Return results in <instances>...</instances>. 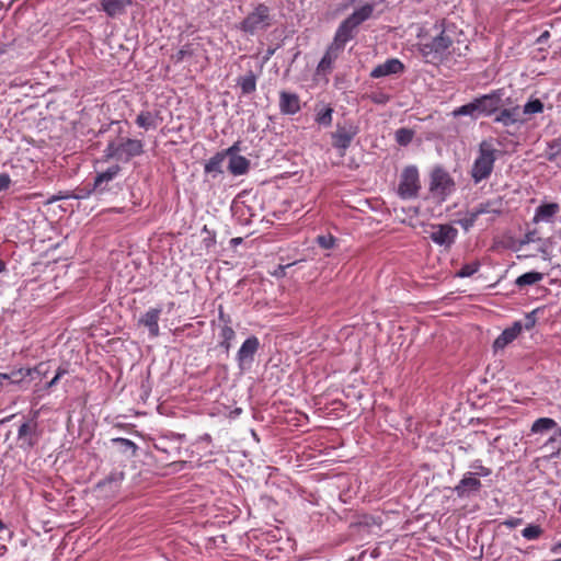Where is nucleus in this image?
Instances as JSON below:
<instances>
[{
  "mask_svg": "<svg viewBox=\"0 0 561 561\" xmlns=\"http://www.w3.org/2000/svg\"><path fill=\"white\" fill-rule=\"evenodd\" d=\"M66 373V369L59 367L54 378L46 383L45 389H50L51 387H54Z\"/></svg>",
  "mask_w": 561,
  "mask_h": 561,
  "instance_id": "43",
  "label": "nucleus"
},
{
  "mask_svg": "<svg viewBox=\"0 0 561 561\" xmlns=\"http://www.w3.org/2000/svg\"><path fill=\"white\" fill-rule=\"evenodd\" d=\"M202 439H204V440H209V439H210V436H209L208 434H205V435L202 437Z\"/></svg>",
  "mask_w": 561,
  "mask_h": 561,
  "instance_id": "54",
  "label": "nucleus"
},
{
  "mask_svg": "<svg viewBox=\"0 0 561 561\" xmlns=\"http://www.w3.org/2000/svg\"><path fill=\"white\" fill-rule=\"evenodd\" d=\"M116 442H119L121 444L125 445L126 447L128 448H131L133 450L136 449V445L135 443H133L131 440L127 439V438H117L115 439Z\"/></svg>",
  "mask_w": 561,
  "mask_h": 561,
  "instance_id": "47",
  "label": "nucleus"
},
{
  "mask_svg": "<svg viewBox=\"0 0 561 561\" xmlns=\"http://www.w3.org/2000/svg\"><path fill=\"white\" fill-rule=\"evenodd\" d=\"M560 211V206L557 203L542 204L536 208L534 221L535 222H551L553 217Z\"/></svg>",
  "mask_w": 561,
  "mask_h": 561,
  "instance_id": "20",
  "label": "nucleus"
},
{
  "mask_svg": "<svg viewBox=\"0 0 561 561\" xmlns=\"http://www.w3.org/2000/svg\"><path fill=\"white\" fill-rule=\"evenodd\" d=\"M495 123L502 124L505 127L515 125H523L526 119L522 116V110L519 106H512L503 108L494 118Z\"/></svg>",
  "mask_w": 561,
  "mask_h": 561,
  "instance_id": "12",
  "label": "nucleus"
},
{
  "mask_svg": "<svg viewBox=\"0 0 561 561\" xmlns=\"http://www.w3.org/2000/svg\"><path fill=\"white\" fill-rule=\"evenodd\" d=\"M356 134L357 129L353 126H339L335 133L332 134L333 146L340 150H346L351 146Z\"/></svg>",
  "mask_w": 561,
  "mask_h": 561,
  "instance_id": "15",
  "label": "nucleus"
},
{
  "mask_svg": "<svg viewBox=\"0 0 561 561\" xmlns=\"http://www.w3.org/2000/svg\"><path fill=\"white\" fill-rule=\"evenodd\" d=\"M317 241H318L319 245L322 247L323 249H331L335 244V239L331 234L319 236L317 238Z\"/></svg>",
  "mask_w": 561,
  "mask_h": 561,
  "instance_id": "40",
  "label": "nucleus"
},
{
  "mask_svg": "<svg viewBox=\"0 0 561 561\" xmlns=\"http://www.w3.org/2000/svg\"><path fill=\"white\" fill-rule=\"evenodd\" d=\"M161 314L160 308H151L149 309L140 319V323L144 324L148 331L150 336L157 337L159 335V318Z\"/></svg>",
  "mask_w": 561,
  "mask_h": 561,
  "instance_id": "19",
  "label": "nucleus"
},
{
  "mask_svg": "<svg viewBox=\"0 0 561 561\" xmlns=\"http://www.w3.org/2000/svg\"><path fill=\"white\" fill-rule=\"evenodd\" d=\"M522 110V116L542 113L543 103L539 99L529 100Z\"/></svg>",
  "mask_w": 561,
  "mask_h": 561,
  "instance_id": "35",
  "label": "nucleus"
},
{
  "mask_svg": "<svg viewBox=\"0 0 561 561\" xmlns=\"http://www.w3.org/2000/svg\"><path fill=\"white\" fill-rule=\"evenodd\" d=\"M421 190V181L419 170L415 165L405 167L399 179L397 193L400 198L410 201L419 196Z\"/></svg>",
  "mask_w": 561,
  "mask_h": 561,
  "instance_id": "4",
  "label": "nucleus"
},
{
  "mask_svg": "<svg viewBox=\"0 0 561 561\" xmlns=\"http://www.w3.org/2000/svg\"><path fill=\"white\" fill-rule=\"evenodd\" d=\"M18 439L21 448H32L36 444L35 427L28 423H23L19 428Z\"/></svg>",
  "mask_w": 561,
  "mask_h": 561,
  "instance_id": "21",
  "label": "nucleus"
},
{
  "mask_svg": "<svg viewBox=\"0 0 561 561\" xmlns=\"http://www.w3.org/2000/svg\"><path fill=\"white\" fill-rule=\"evenodd\" d=\"M101 10L106 15L114 18L125 13L126 9L131 4L130 0H100Z\"/></svg>",
  "mask_w": 561,
  "mask_h": 561,
  "instance_id": "18",
  "label": "nucleus"
},
{
  "mask_svg": "<svg viewBox=\"0 0 561 561\" xmlns=\"http://www.w3.org/2000/svg\"><path fill=\"white\" fill-rule=\"evenodd\" d=\"M119 170L121 168L118 165H112L106 171L99 173L94 180V187L101 190L102 185L112 181L118 174Z\"/></svg>",
  "mask_w": 561,
  "mask_h": 561,
  "instance_id": "28",
  "label": "nucleus"
},
{
  "mask_svg": "<svg viewBox=\"0 0 561 561\" xmlns=\"http://www.w3.org/2000/svg\"><path fill=\"white\" fill-rule=\"evenodd\" d=\"M336 47H330L318 65V71H329L337 57V50L343 47L344 44L335 42Z\"/></svg>",
  "mask_w": 561,
  "mask_h": 561,
  "instance_id": "23",
  "label": "nucleus"
},
{
  "mask_svg": "<svg viewBox=\"0 0 561 561\" xmlns=\"http://www.w3.org/2000/svg\"><path fill=\"white\" fill-rule=\"evenodd\" d=\"M250 161L243 156L229 159L228 170L233 175H243L249 171Z\"/></svg>",
  "mask_w": 561,
  "mask_h": 561,
  "instance_id": "24",
  "label": "nucleus"
},
{
  "mask_svg": "<svg viewBox=\"0 0 561 561\" xmlns=\"http://www.w3.org/2000/svg\"><path fill=\"white\" fill-rule=\"evenodd\" d=\"M471 468L474 470L473 474H477L479 477H488L491 474V470L482 466L480 462L473 463Z\"/></svg>",
  "mask_w": 561,
  "mask_h": 561,
  "instance_id": "41",
  "label": "nucleus"
},
{
  "mask_svg": "<svg viewBox=\"0 0 561 561\" xmlns=\"http://www.w3.org/2000/svg\"><path fill=\"white\" fill-rule=\"evenodd\" d=\"M240 150H241V149H240V142H239V141H237V142H234L231 147H229L228 149H226V150L221 151V153H225V158H227V157H228L229 159H231V158H232V157H234V156H240V154H239V151H240Z\"/></svg>",
  "mask_w": 561,
  "mask_h": 561,
  "instance_id": "42",
  "label": "nucleus"
},
{
  "mask_svg": "<svg viewBox=\"0 0 561 561\" xmlns=\"http://www.w3.org/2000/svg\"><path fill=\"white\" fill-rule=\"evenodd\" d=\"M550 37V33L548 31H545L543 33H541V35L538 37L537 42L539 44H543L548 41V38Z\"/></svg>",
  "mask_w": 561,
  "mask_h": 561,
  "instance_id": "48",
  "label": "nucleus"
},
{
  "mask_svg": "<svg viewBox=\"0 0 561 561\" xmlns=\"http://www.w3.org/2000/svg\"><path fill=\"white\" fill-rule=\"evenodd\" d=\"M333 108L323 106L317 111L316 122L322 126H330L332 124Z\"/></svg>",
  "mask_w": 561,
  "mask_h": 561,
  "instance_id": "34",
  "label": "nucleus"
},
{
  "mask_svg": "<svg viewBox=\"0 0 561 561\" xmlns=\"http://www.w3.org/2000/svg\"><path fill=\"white\" fill-rule=\"evenodd\" d=\"M144 151V144L138 139H122L119 141H111L106 147V156L118 161L127 162L131 158L140 156Z\"/></svg>",
  "mask_w": 561,
  "mask_h": 561,
  "instance_id": "3",
  "label": "nucleus"
},
{
  "mask_svg": "<svg viewBox=\"0 0 561 561\" xmlns=\"http://www.w3.org/2000/svg\"><path fill=\"white\" fill-rule=\"evenodd\" d=\"M8 386H11L10 379H3V388Z\"/></svg>",
  "mask_w": 561,
  "mask_h": 561,
  "instance_id": "53",
  "label": "nucleus"
},
{
  "mask_svg": "<svg viewBox=\"0 0 561 561\" xmlns=\"http://www.w3.org/2000/svg\"><path fill=\"white\" fill-rule=\"evenodd\" d=\"M420 51L425 61L431 64L449 60L456 55L461 56L460 45L455 44L449 30H443L431 39L421 42Z\"/></svg>",
  "mask_w": 561,
  "mask_h": 561,
  "instance_id": "1",
  "label": "nucleus"
},
{
  "mask_svg": "<svg viewBox=\"0 0 561 561\" xmlns=\"http://www.w3.org/2000/svg\"><path fill=\"white\" fill-rule=\"evenodd\" d=\"M554 440H556V438H554V437H551V438L548 440V443H552V442H554Z\"/></svg>",
  "mask_w": 561,
  "mask_h": 561,
  "instance_id": "57",
  "label": "nucleus"
},
{
  "mask_svg": "<svg viewBox=\"0 0 561 561\" xmlns=\"http://www.w3.org/2000/svg\"><path fill=\"white\" fill-rule=\"evenodd\" d=\"M558 426L557 422L550 417H540L536 420L531 425V433L543 434Z\"/></svg>",
  "mask_w": 561,
  "mask_h": 561,
  "instance_id": "27",
  "label": "nucleus"
},
{
  "mask_svg": "<svg viewBox=\"0 0 561 561\" xmlns=\"http://www.w3.org/2000/svg\"><path fill=\"white\" fill-rule=\"evenodd\" d=\"M279 108L280 112L288 115H294L300 111V100L296 93L282 91L279 94Z\"/></svg>",
  "mask_w": 561,
  "mask_h": 561,
  "instance_id": "17",
  "label": "nucleus"
},
{
  "mask_svg": "<svg viewBox=\"0 0 561 561\" xmlns=\"http://www.w3.org/2000/svg\"><path fill=\"white\" fill-rule=\"evenodd\" d=\"M373 5L366 4L356 10L350 18H347L339 27L335 42L345 44L351 37L353 30L362 22L366 21L373 13Z\"/></svg>",
  "mask_w": 561,
  "mask_h": 561,
  "instance_id": "6",
  "label": "nucleus"
},
{
  "mask_svg": "<svg viewBox=\"0 0 561 561\" xmlns=\"http://www.w3.org/2000/svg\"><path fill=\"white\" fill-rule=\"evenodd\" d=\"M553 561H561V559H557V560H553Z\"/></svg>",
  "mask_w": 561,
  "mask_h": 561,
  "instance_id": "59",
  "label": "nucleus"
},
{
  "mask_svg": "<svg viewBox=\"0 0 561 561\" xmlns=\"http://www.w3.org/2000/svg\"><path fill=\"white\" fill-rule=\"evenodd\" d=\"M32 375V369L19 368L8 374L0 373V388H3V379H10L12 386H21L27 376Z\"/></svg>",
  "mask_w": 561,
  "mask_h": 561,
  "instance_id": "22",
  "label": "nucleus"
},
{
  "mask_svg": "<svg viewBox=\"0 0 561 561\" xmlns=\"http://www.w3.org/2000/svg\"><path fill=\"white\" fill-rule=\"evenodd\" d=\"M3 529V524L2 522L0 520V530Z\"/></svg>",
  "mask_w": 561,
  "mask_h": 561,
  "instance_id": "58",
  "label": "nucleus"
},
{
  "mask_svg": "<svg viewBox=\"0 0 561 561\" xmlns=\"http://www.w3.org/2000/svg\"><path fill=\"white\" fill-rule=\"evenodd\" d=\"M523 325L520 322H514L513 325L506 328L494 341L493 350L494 352H499L504 350L508 344H511L517 336L522 333Z\"/></svg>",
  "mask_w": 561,
  "mask_h": 561,
  "instance_id": "13",
  "label": "nucleus"
},
{
  "mask_svg": "<svg viewBox=\"0 0 561 561\" xmlns=\"http://www.w3.org/2000/svg\"><path fill=\"white\" fill-rule=\"evenodd\" d=\"M136 124L146 130L148 129H154L158 127V119L157 115L149 111H144L138 114L136 118Z\"/></svg>",
  "mask_w": 561,
  "mask_h": 561,
  "instance_id": "26",
  "label": "nucleus"
},
{
  "mask_svg": "<svg viewBox=\"0 0 561 561\" xmlns=\"http://www.w3.org/2000/svg\"><path fill=\"white\" fill-rule=\"evenodd\" d=\"M559 550H561V541L558 542L553 548H552V552H558Z\"/></svg>",
  "mask_w": 561,
  "mask_h": 561,
  "instance_id": "52",
  "label": "nucleus"
},
{
  "mask_svg": "<svg viewBox=\"0 0 561 561\" xmlns=\"http://www.w3.org/2000/svg\"><path fill=\"white\" fill-rule=\"evenodd\" d=\"M225 153L217 152L214 157H211L205 164V172L207 173H221V165L225 161Z\"/></svg>",
  "mask_w": 561,
  "mask_h": 561,
  "instance_id": "32",
  "label": "nucleus"
},
{
  "mask_svg": "<svg viewBox=\"0 0 561 561\" xmlns=\"http://www.w3.org/2000/svg\"><path fill=\"white\" fill-rule=\"evenodd\" d=\"M62 198H64V196H60V195H54V196H51V197L49 198V201H48V202H49V203H54V202L60 201V199H62Z\"/></svg>",
  "mask_w": 561,
  "mask_h": 561,
  "instance_id": "50",
  "label": "nucleus"
},
{
  "mask_svg": "<svg viewBox=\"0 0 561 561\" xmlns=\"http://www.w3.org/2000/svg\"><path fill=\"white\" fill-rule=\"evenodd\" d=\"M479 268V264L473 262V263H469V264H466L463 265L458 272H457V276L458 277H461V278H465V277H470L472 276Z\"/></svg>",
  "mask_w": 561,
  "mask_h": 561,
  "instance_id": "39",
  "label": "nucleus"
},
{
  "mask_svg": "<svg viewBox=\"0 0 561 561\" xmlns=\"http://www.w3.org/2000/svg\"><path fill=\"white\" fill-rule=\"evenodd\" d=\"M194 54H195L194 45L185 44L175 54H173L171 58L174 62H182L187 57H192Z\"/></svg>",
  "mask_w": 561,
  "mask_h": 561,
  "instance_id": "36",
  "label": "nucleus"
},
{
  "mask_svg": "<svg viewBox=\"0 0 561 561\" xmlns=\"http://www.w3.org/2000/svg\"><path fill=\"white\" fill-rule=\"evenodd\" d=\"M453 115L455 117L465 116V115L471 116V117L479 116L480 114H479V110H478V105H477L476 99L472 102L467 103V104H465V105L454 110Z\"/></svg>",
  "mask_w": 561,
  "mask_h": 561,
  "instance_id": "33",
  "label": "nucleus"
},
{
  "mask_svg": "<svg viewBox=\"0 0 561 561\" xmlns=\"http://www.w3.org/2000/svg\"><path fill=\"white\" fill-rule=\"evenodd\" d=\"M550 148L552 150H556V153L560 151L561 149V146L559 144H557V141H554L553 144L550 145Z\"/></svg>",
  "mask_w": 561,
  "mask_h": 561,
  "instance_id": "49",
  "label": "nucleus"
},
{
  "mask_svg": "<svg viewBox=\"0 0 561 561\" xmlns=\"http://www.w3.org/2000/svg\"><path fill=\"white\" fill-rule=\"evenodd\" d=\"M11 184V179L9 174L1 173L0 174V193L8 190Z\"/></svg>",
  "mask_w": 561,
  "mask_h": 561,
  "instance_id": "44",
  "label": "nucleus"
},
{
  "mask_svg": "<svg viewBox=\"0 0 561 561\" xmlns=\"http://www.w3.org/2000/svg\"><path fill=\"white\" fill-rule=\"evenodd\" d=\"M542 278L543 274L533 271L517 277L516 285L519 287L529 286L539 283Z\"/></svg>",
  "mask_w": 561,
  "mask_h": 561,
  "instance_id": "30",
  "label": "nucleus"
},
{
  "mask_svg": "<svg viewBox=\"0 0 561 561\" xmlns=\"http://www.w3.org/2000/svg\"><path fill=\"white\" fill-rule=\"evenodd\" d=\"M238 84L243 94H250L256 89V78L252 72H250L241 77L238 81Z\"/></svg>",
  "mask_w": 561,
  "mask_h": 561,
  "instance_id": "31",
  "label": "nucleus"
},
{
  "mask_svg": "<svg viewBox=\"0 0 561 561\" xmlns=\"http://www.w3.org/2000/svg\"><path fill=\"white\" fill-rule=\"evenodd\" d=\"M270 22L271 18L268 8L261 4L244 19L242 22V28L245 32L254 33L267 27Z\"/></svg>",
  "mask_w": 561,
  "mask_h": 561,
  "instance_id": "8",
  "label": "nucleus"
},
{
  "mask_svg": "<svg viewBox=\"0 0 561 561\" xmlns=\"http://www.w3.org/2000/svg\"><path fill=\"white\" fill-rule=\"evenodd\" d=\"M403 69L404 66L399 59L391 58L386 60L383 64L376 66L371 70L370 76L373 78H382L386 76L400 73L403 71Z\"/></svg>",
  "mask_w": 561,
  "mask_h": 561,
  "instance_id": "16",
  "label": "nucleus"
},
{
  "mask_svg": "<svg viewBox=\"0 0 561 561\" xmlns=\"http://www.w3.org/2000/svg\"><path fill=\"white\" fill-rule=\"evenodd\" d=\"M522 522H523V520H522V518H515V517H513V518L506 519V520L504 522V525H505V526H507L508 528H515V527H517L518 525H520V524H522Z\"/></svg>",
  "mask_w": 561,
  "mask_h": 561,
  "instance_id": "46",
  "label": "nucleus"
},
{
  "mask_svg": "<svg viewBox=\"0 0 561 561\" xmlns=\"http://www.w3.org/2000/svg\"><path fill=\"white\" fill-rule=\"evenodd\" d=\"M414 133L409 128H400L396 131V140L401 146L409 145L413 139Z\"/></svg>",
  "mask_w": 561,
  "mask_h": 561,
  "instance_id": "37",
  "label": "nucleus"
},
{
  "mask_svg": "<svg viewBox=\"0 0 561 561\" xmlns=\"http://www.w3.org/2000/svg\"><path fill=\"white\" fill-rule=\"evenodd\" d=\"M260 347V341L256 336L252 335L248 337L240 346L236 359L240 370L249 369L253 362L254 356Z\"/></svg>",
  "mask_w": 561,
  "mask_h": 561,
  "instance_id": "7",
  "label": "nucleus"
},
{
  "mask_svg": "<svg viewBox=\"0 0 561 561\" xmlns=\"http://www.w3.org/2000/svg\"><path fill=\"white\" fill-rule=\"evenodd\" d=\"M542 529L538 525H528L522 531V535L527 540H535L540 537Z\"/></svg>",
  "mask_w": 561,
  "mask_h": 561,
  "instance_id": "38",
  "label": "nucleus"
},
{
  "mask_svg": "<svg viewBox=\"0 0 561 561\" xmlns=\"http://www.w3.org/2000/svg\"><path fill=\"white\" fill-rule=\"evenodd\" d=\"M503 211V201L502 198H494L491 201H486L484 203H480L478 206L472 208L469 211V215L471 216V224H474L477 218L480 215L484 214H492V215H500Z\"/></svg>",
  "mask_w": 561,
  "mask_h": 561,
  "instance_id": "14",
  "label": "nucleus"
},
{
  "mask_svg": "<svg viewBox=\"0 0 561 561\" xmlns=\"http://www.w3.org/2000/svg\"><path fill=\"white\" fill-rule=\"evenodd\" d=\"M502 95V91L496 90L489 94L477 98L476 101L479 114L483 116H490L495 113L501 107Z\"/></svg>",
  "mask_w": 561,
  "mask_h": 561,
  "instance_id": "10",
  "label": "nucleus"
},
{
  "mask_svg": "<svg viewBox=\"0 0 561 561\" xmlns=\"http://www.w3.org/2000/svg\"><path fill=\"white\" fill-rule=\"evenodd\" d=\"M455 190V183L447 171L436 168L431 173L430 192L439 202H443Z\"/></svg>",
  "mask_w": 561,
  "mask_h": 561,
  "instance_id": "5",
  "label": "nucleus"
},
{
  "mask_svg": "<svg viewBox=\"0 0 561 561\" xmlns=\"http://www.w3.org/2000/svg\"><path fill=\"white\" fill-rule=\"evenodd\" d=\"M289 266H290V264H287L286 266H279V268L282 270V272H284V270H285L286 267H289Z\"/></svg>",
  "mask_w": 561,
  "mask_h": 561,
  "instance_id": "56",
  "label": "nucleus"
},
{
  "mask_svg": "<svg viewBox=\"0 0 561 561\" xmlns=\"http://www.w3.org/2000/svg\"><path fill=\"white\" fill-rule=\"evenodd\" d=\"M482 484L480 480L473 477L472 472H467L459 483L455 486L454 492L459 497H469L474 493H478Z\"/></svg>",
  "mask_w": 561,
  "mask_h": 561,
  "instance_id": "11",
  "label": "nucleus"
},
{
  "mask_svg": "<svg viewBox=\"0 0 561 561\" xmlns=\"http://www.w3.org/2000/svg\"><path fill=\"white\" fill-rule=\"evenodd\" d=\"M499 150L494 147L492 140H483L479 145L478 156L471 168V176L474 183L486 180L494 168Z\"/></svg>",
  "mask_w": 561,
  "mask_h": 561,
  "instance_id": "2",
  "label": "nucleus"
},
{
  "mask_svg": "<svg viewBox=\"0 0 561 561\" xmlns=\"http://www.w3.org/2000/svg\"><path fill=\"white\" fill-rule=\"evenodd\" d=\"M219 336L220 346L228 352L231 348L233 340L236 337L234 330L229 325H224L220 330Z\"/></svg>",
  "mask_w": 561,
  "mask_h": 561,
  "instance_id": "29",
  "label": "nucleus"
},
{
  "mask_svg": "<svg viewBox=\"0 0 561 561\" xmlns=\"http://www.w3.org/2000/svg\"><path fill=\"white\" fill-rule=\"evenodd\" d=\"M123 479V472H112L105 480L98 484V488L100 490L108 489V492L114 493L118 490Z\"/></svg>",
  "mask_w": 561,
  "mask_h": 561,
  "instance_id": "25",
  "label": "nucleus"
},
{
  "mask_svg": "<svg viewBox=\"0 0 561 561\" xmlns=\"http://www.w3.org/2000/svg\"><path fill=\"white\" fill-rule=\"evenodd\" d=\"M458 230L451 225H433L430 232L432 241L440 247L449 248L455 242Z\"/></svg>",
  "mask_w": 561,
  "mask_h": 561,
  "instance_id": "9",
  "label": "nucleus"
},
{
  "mask_svg": "<svg viewBox=\"0 0 561 561\" xmlns=\"http://www.w3.org/2000/svg\"><path fill=\"white\" fill-rule=\"evenodd\" d=\"M4 264L0 261V273L3 271Z\"/></svg>",
  "mask_w": 561,
  "mask_h": 561,
  "instance_id": "55",
  "label": "nucleus"
},
{
  "mask_svg": "<svg viewBox=\"0 0 561 561\" xmlns=\"http://www.w3.org/2000/svg\"><path fill=\"white\" fill-rule=\"evenodd\" d=\"M473 224H471V216L468 214V218L466 219V225L465 227L468 228L470 226H472Z\"/></svg>",
  "mask_w": 561,
  "mask_h": 561,
  "instance_id": "51",
  "label": "nucleus"
},
{
  "mask_svg": "<svg viewBox=\"0 0 561 561\" xmlns=\"http://www.w3.org/2000/svg\"><path fill=\"white\" fill-rule=\"evenodd\" d=\"M32 369V374H37L38 376H46L47 375V366L45 363H39L37 366H35Z\"/></svg>",
  "mask_w": 561,
  "mask_h": 561,
  "instance_id": "45",
  "label": "nucleus"
}]
</instances>
